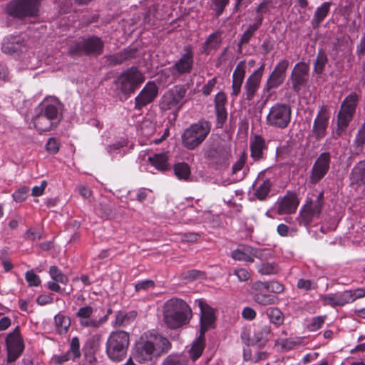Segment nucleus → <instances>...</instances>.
Segmentation results:
<instances>
[{"label":"nucleus","instance_id":"obj_49","mask_svg":"<svg viewBox=\"0 0 365 365\" xmlns=\"http://www.w3.org/2000/svg\"><path fill=\"white\" fill-rule=\"evenodd\" d=\"M327 63V56L326 53L322 50L319 51L314 63V72L317 74H322Z\"/></svg>","mask_w":365,"mask_h":365},{"label":"nucleus","instance_id":"obj_37","mask_svg":"<svg viewBox=\"0 0 365 365\" xmlns=\"http://www.w3.org/2000/svg\"><path fill=\"white\" fill-rule=\"evenodd\" d=\"M354 114L351 113L344 112L339 110L337 117V129L336 134L337 136H340L341 133L346 129L349 123L352 120Z\"/></svg>","mask_w":365,"mask_h":365},{"label":"nucleus","instance_id":"obj_7","mask_svg":"<svg viewBox=\"0 0 365 365\" xmlns=\"http://www.w3.org/2000/svg\"><path fill=\"white\" fill-rule=\"evenodd\" d=\"M187 94L185 86L177 85L167 91L161 98L160 108L163 110L178 112L183 106Z\"/></svg>","mask_w":365,"mask_h":365},{"label":"nucleus","instance_id":"obj_29","mask_svg":"<svg viewBox=\"0 0 365 365\" xmlns=\"http://www.w3.org/2000/svg\"><path fill=\"white\" fill-rule=\"evenodd\" d=\"M349 178L351 184L365 185V160L359 161L353 167Z\"/></svg>","mask_w":365,"mask_h":365},{"label":"nucleus","instance_id":"obj_60","mask_svg":"<svg viewBox=\"0 0 365 365\" xmlns=\"http://www.w3.org/2000/svg\"><path fill=\"white\" fill-rule=\"evenodd\" d=\"M233 274L237 276L240 282L247 281L250 277V273L245 268L235 269Z\"/></svg>","mask_w":365,"mask_h":365},{"label":"nucleus","instance_id":"obj_58","mask_svg":"<svg viewBox=\"0 0 365 365\" xmlns=\"http://www.w3.org/2000/svg\"><path fill=\"white\" fill-rule=\"evenodd\" d=\"M302 342V338L287 339L282 342V346L286 349H292Z\"/></svg>","mask_w":365,"mask_h":365},{"label":"nucleus","instance_id":"obj_23","mask_svg":"<svg viewBox=\"0 0 365 365\" xmlns=\"http://www.w3.org/2000/svg\"><path fill=\"white\" fill-rule=\"evenodd\" d=\"M198 304L201 313L200 333L205 334L215 322V310L202 300H200Z\"/></svg>","mask_w":365,"mask_h":365},{"label":"nucleus","instance_id":"obj_12","mask_svg":"<svg viewBox=\"0 0 365 365\" xmlns=\"http://www.w3.org/2000/svg\"><path fill=\"white\" fill-rule=\"evenodd\" d=\"M184 53L175 62L172 67L173 74L175 76L189 74L192 72L194 65V53L190 46L183 48Z\"/></svg>","mask_w":365,"mask_h":365},{"label":"nucleus","instance_id":"obj_63","mask_svg":"<svg viewBox=\"0 0 365 365\" xmlns=\"http://www.w3.org/2000/svg\"><path fill=\"white\" fill-rule=\"evenodd\" d=\"M27 192H28L27 187L20 188L19 190H18L13 194V197H14V200L16 202L24 201L27 197Z\"/></svg>","mask_w":365,"mask_h":365},{"label":"nucleus","instance_id":"obj_14","mask_svg":"<svg viewBox=\"0 0 365 365\" xmlns=\"http://www.w3.org/2000/svg\"><path fill=\"white\" fill-rule=\"evenodd\" d=\"M8 361H15L19 357L24 349V344L20 334L19 327H16L14 331L9 333L6 339Z\"/></svg>","mask_w":365,"mask_h":365},{"label":"nucleus","instance_id":"obj_38","mask_svg":"<svg viewBox=\"0 0 365 365\" xmlns=\"http://www.w3.org/2000/svg\"><path fill=\"white\" fill-rule=\"evenodd\" d=\"M205 345V334L200 333L199 337L193 341L190 349V356L192 361H195L202 355Z\"/></svg>","mask_w":365,"mask_h":365},{"label":"nucleus","instance_id":"obj_20","mask_svg":"<svg viewBox=\"0 0 365 365\" xmlns=\"http://www.w3.org/2000/svg\"><path fill=\"white\" fill-rule=\"evenodd\" d=\"M309 71V66L304 62H299L295 65L291 75L292 88L295 92H299L307 83Z\"/></svg>","mask_w":365,"mask_h":365},{"label":"nucleus","instance_id":"obj_36","mask_svg":"<svg viewBox=\"0 0 365 365\" xmlns=\"http://www.w3.org/2000/svg\"><path fill=\"white\" fill-rule=\"evenodd\" d=\"M365 145V118L359 126L353 140V147L356 154L361 153Z\"/></svg>","mask_w":365,"mask_h":365},{"label":"nucleus","instance_id":"obj_56","mask_svg":"<svg viewBox=\"0 0 365 365\" xmlns=\"http://www.w3.org/2000/svg\"><path fill=\"white\" fill-rule=\"evenodd\" d=\"M212 9L216 12L217 16H220L223 12L225 6L228 4L230 0H211Z\"/></svg>","mask_w":365,"mask_h":365},{"label":"nucleus","instance_id":"obj_57","mask_svg":"<svg viewBox=\"0 0 365 365\" xmlns=\"http://www.w3.org/2000/svg\"><path fill=\"white\" fill-rule=\"evenodd\" d=\"M217 82V80L216 77L210 79L202 88V94L206 96H209L216 86Z\"/></svg>","mask_w":365,"mask_h":365},{"label":"nucleus","instance_id":"obj_1","mask_svg":"<svg viewBox=\"0 0 365 365\" xmlns=\"http://www.w3.org/2000/svg\"><path fill=\"white\" fill-rule=\"evenodd\" d=\"M170 347L168 339L160 334H144L135 344L133 358L140 364L153 363Z\"/></svg>","mask_w":365,"mask_h":365},{"label":"nucleus","instance_id":"obj_18","mask_svg":"<svg viewBox=\"0 0 365 365\" xmlns=\"http://www.w3.org/2000/svg\"><path fill=\"white\" fill-rule=\"evenodd\" d=\"M330 118L329 110L327 106H322L314 120L312 132L317 139H322L326 135Z\"/></svg>","mask_w":365,"mask_h":365},{"label":"nucleus","instance_id":"obj_22","mask_svg":"<svg viewBox=\"0 0 365 365\" xmlns=\"http://www.w3.org/2000/svg\"><path fill=\"white\" fill-rule=\"evenodd\" d=\"M263 66H261L259 69L253 72L246 80L244 89V97L245 99L250 101L253 100L254 96L259 89L262 72Z\"/></svg>","mask_w":365,"mask_h":365},{"label":"nucleus","instance_id":"obj_4","mask_svg":"<svg viewBox=\"0 0 365 365\" xmlns=\"http://www.w3.org/2000/svg\"><path fill=\"white\" fill-rule=\"evenodd\" d=\"M130 344V334L123 330L112 331L106 343V351L113 361H121L127 356Z\"/></svg>","mask_w":365,"mask_h":365},{"label":"nucleus","instance_id":"obj_5","mask_svg":"<svg viewBox=\"0 0 365 365\" xmlns=\"http://www.w3.org/2000/svg\"><path fill=\"white\" fill-rule=\"evenodd\" d=\"M210 130L211 125L207 120H200L192 124L182 135L183 145L189 150H194L205 140Z\"/></svg>","mask_w":365,"mask_h":365},{"label":"nucleus","instance_id":"obj_39","mask_svg":"<svg viewBox=\"0 0 365 365\" xmlns=\"http://www.w3.org/2000/svg\"><path fill=\"white\" fill-rule=\"evenodd\" d=\"M331 2H324L317 8L312 19L313 26H318L327 17L329 12Z\"/></svg>","mask_w":365,"mask_h":365},{"label":"nucleus","instance_id":"obj_46","mask_svg":"<svg viewBox=\"0 0 365 365\" xmlns=\"http://www.w3.org/2000/svg\"><path fill=\"white\" fill-rule=\"evenodd\" d=\"M344 292L346 304L351 303L358 299L365 297V289L364 288L345 290Z\"/></svg>","mask_w":365,"mask_h":365},{"label":"nucleus","instance_id":"obj_10","mask_svg":"<svg viewBox=\"0 0 365 365\" xmlns=\"http://www.w3.org/2000/svg\"><path fill=\"white\" fill-rule=\"evenodd\" d=\"M145 81L143 73L135 67H132L121 73L117 79L119 89L125 94L133 93Z\"/></svg>","mask_w":365,"mask_h":365},{"label":"nucleus","instance_id":"obj_3","mask_svg":"<svg viewBox=\"0 0 365 365\" xmlns=\"http://www.w3.org/2000/svg\"><path fill=\"white\" fill-rule=\"evenodd\" d=\"M163 322L172 329L187 324L192 317L190 307L182 299L171 298L163 307Z\"/></svg>","mask_w":365,"mask_h":365},{"label":"nucleus","instance_id":"obj_21","mask_svg":"<svg viewBox=\"0 0 365 365\" xmlns=\"http://www.w3.org/2000/svg\"><path fill=\"white\" fill-rule=\"evenodd\" d=\"M158 88L155 83L148 82L140 93L136 96L135 108L140 109L142 107L151 103L157 96Z\"/></svg>","mask_w":365,"mask_h":365},{"label":"nucleus","instance_id":"obj_43","mask_svg":"<svg viewBox=\"0 0 365 365\" xmlns=\"http://www.w3.org/2000/svg\"><path fill=\"white\" fill-rule=\"evenodd\" d=\"M269 322L276 326H280L284 322V314L277 307H269L266 310Z\"/></svg>","mask_w":365,"mask_h":365},{"label":"nucleus","instance_id":"obj_6","mask_svg":"<svg viewBox=\"0 0 365 365\" xmlns=\"http://www.w3.org/2000/svg\"><path fill=\"white\" fill-rule=\"evenodd\" d=\"M41 0H12L5 8L8 15L22 19L26 17H35L38 15Z\"/></svg>","mask_w":365,"mask_h":365},{"label":"nucleus","instance_id":"obj_59","mask_svg":"<svg viewBox=\"0 0 365 365\" xmlns=\"http://www.w3.org/2000/svg\"><path fill=\"white\" fill-rule=\"evenodd\" d=\"M126 145L127 141L125 140H121L120 142L108 146L107 150L110 155H114L116 153H120V148L125 147Z\"/></svg>","mask_w":365,"mask_h":365},{"label":"nucleus","instance_id":"obj_40","mask_svg":"<svg viewBox=\"0 0 365 365\" xmlns=\"http://www.w3.org/2000/svg\"><path fill=\"white\" fill-rule=\"evenodd\" d=\"M359 96L355 93L347 96L341 106V110L354 114Z\"/></svg>","mask_w":365,"mask_h":365},{"label":"nucleus","instance_id":"obj_52","mask_svg":"<svg viewBox=\"0 0 365 365\" xmlns=\"http://www.w3.org/2000/svg\"><path fill=\"white\" fill-rule=\"evenodd\" d=\"M297 287L303 291H310L317 289V283L308 279H299L297 283Z\"/></svg>","mask_w":365,"mask_h":365},{"label":"nucleus","instance_id":"obj_27","mask_svg":"<svg viewBox=\"0 0 365 365\" xmlns=\"http://www.w3.org/2000/svg\"><path fill=\"white\" fill-rule=\"evenodd\" d=\"M24 48V41L19 36H8L4 39L2 51L7 54H12L22 51Z\"/></svg>","mask_w":365,"mask_h":365},{"label":"nucleus","instance_id":"obj_62","mask_svg":"<svg viewBox=\"0 0 365 365\" xmlns=\"http://www.w3.org/2000/svg\"><path fill=\"white\" fill-rule=\"evenodd\" d=\"M127 317L124 312H118L115 315V319L113 322V327H120L127 323Z\"/></svg>","mask_w":365,"mask_h":365},{"label":"nucleus","instance_id":"obj_33","mask_svg":"<svg viewBox=\"0 0 365 365\" xmlns=\"http://www.w3.org/2000/svg\"><path fill=\"white\" fill-rule=\"evenodd\" d=\"M271 334V327L269 325L258 327L254 332L252 341L259 346L265 344Z\"/></svg>","mask_w":365,"mask_h":365},{"label":"nucleus","instance_id":"obj_54","mask_svg":"<svg viewBox=\"0 0 365 365\" xmlns=\"http://www.w3.org/2000/svg\"><path fill=\"white\" fill-rule=\"evenodd\" d=\"M131 55L126 51L110 56L109 57V61L113 65L120 64L125 60L130 58Z\"/></svg>","mask_w":365,"mask_h":365},{"label":"nucleus","instance_id":"obj_48","mask_svg":"<svg viewBox=\"0 0 365 365\" xmlns=\"http://www.w3.org/2000/svg\"><path fill=\"white\" fill-rule=\"evenodd\" d=\"M254 300L259 304L266 306L274 304L276 297L274 295L268 294L264 292H259L255 294Z\"/></svg>","mask_w":365,"mask_h":365},{"label":"nucleus","instance_id":"obj_53","mask_svg":"<svg viewBox=\"0 0 365 365\" xmlns=\"http://www.w3.org/2000/svg\"><path fill=\"white\" fill-rule=\"evenodd\" d=\"M73 358H77L81 356L80 342L77 336L73 337L70 342V349L68 351Z\"/></svg>","mask_w":365,"mask_h":365},{"label":"nucleus","instance_id":"obj_41","mask_svg":"<svg viewBox=\"0 0 365 365\" xmlns=\"http://www.w3.org/2000/svg\"><path fill=\"white\" fill-rule=\"evenodd\" d=\"M188 359L179 354H171L167 356L161 362L160 365H189Z\"/></svg>","mask_w":365,"mask_h":365},{"label":"nucleus","instance_id":"obj_47","mask_svg":"<svg viewBox=\"0 0 365 365\" xmlns=\"http://www.w3.org/2000/svg\"><path fill=\"white\" fill-rule=\"evenodd\" d=\"M327 315L314 317L307 322V329L309 331H316L319 330L324 324L327 319Z\"/></svg>","mask_w":365,"mask_h":365},{"label":"nucleus","instance_id":"obj_13","mask_svg":"<svg viewBox=\"0 0 365 365\" xmlns=\"http://www.w3.org/2000/svg\"><path fill=\"white\" fill-rule=\"evenodd\" d=\"M331 163V155L329 152L322 153L314 162L309 178V182L317 184L329 172Z\"/></svg>","mask_w":365,"mask_h":365},{"label":"nucleus","instance_id":"obj_35","mask_svg":"<svg viewBox=\"0 0 365 365\" xmlns=\"http://www.w3.org/2000/svg\"><path fill=\"white\" fill-rule=\"evenodd\" d=\"M221 43V33L216 31L211 34L205 41L202 48L203 52L209 53L211 50L217 49Z\"/></svg>","mask_w":365,"mask_h":365},{"label":"nucleus","instance_id":"obj_16","mask_svg":"<svg viewBox=\"0 0 365 365\" xmlns=\"http://www.w3.org/2000/svg\"><path fill=\"white\" fill-rule=\"evenodd\" d=\"M323 194L320 193L314 201L307 202L300 211V216L305 225L318 218L322 211Z\"/></svg>","mask_w":365,"mask_h":365},{"label":"nucleus","instance_id":"obj_9","mask_svg":"<svg viewBox=\"0 0 365 365\" xmlns=\"http://www.w3.org/2000/svg\"><path fill=\"white\" fill-rule=\"evenodd\" d=\"M292 110L289 106L284 103H275L270 108L266 117L268 125L284 129L290 123Z\"/></svg>","mask_w":365,"mask_h":365},{"label":"nucleus","instance_id":"obj_15","mask_svg":"<svg viewBox=\"0 0 365 365\" xmlns=\"http://www.w3.org/2000/svg\"><path fill=\"white\" fill-rule=\"evenodd\" d=\"M265 252L266 250H260L249 245H241L232 252L231 257L235 260L253 262L255 258L263 259Z\"/></svg>","mask_w":365,"mask_h":365},{"label":"nucleus","instance_id":"obj_24","mask_svg":"<svg viewBox=\"0 0 365 365\" xmlns=\"http://www.w3.org/2000/svg\"><path fill=\"white\" fill-rule=\"evenodd\" d=\"M227 100L225 93L222 91L218 92L214 98L215 110L217 118V125L222 128L227 120V113L225 108Z\"/></svg>","mask_w":365,"mask_h":365},{"label":"nucleus","instance_id":"obj_2","mask_svg":"<svg viewBox=\"0 0 365 365\" xmlns=\"http://www.w3.org/2000/svg\"><path fill=\"white\" fill-rule=\"evenodd\" d=\"M61 105L58 99H45L36 108L33 118L35 128L39 132H46L56 127L61 120Z\"/></svg>","mask_w":365,"mask_h":365},{"label":"nucleus","instance_id":"obj_31","mask_svg":"<svg viewBox=\"0 0 365 365\" xmlns=\"http://www.w3.org/2000/svg\"><path fill=\"white\" fill-rule=\"evenodd\" d=\"M266 148L265 142L260 135H255L250 140L251 156L255 160H259L262 158L263 151Z\"/></svg>","mask_w":365,"mask_h":365},{"label":"nucleus","instance_id":"obj_17","mask_svg":"<svg viewBox=\"0 0 365 365\" xmlns=\"http://www.w3.org/2000/svg\"><path fill=\"white\" fill-rule=\"evenodd\" d=\"M289 64L287 60L282 59L276 65L265 86V89L267 91L279 87L284 83Z\"/></svg>","mask_w":365,"mask_h":365},{"label":"nucleus","instance_id":"obj_11","mask_svg":"<svg viewBox=\"0 0 365 365\" xmlns=\"http://www.w3.org/2000/svg\"><path fill=\"white\" fill-rule=\"evenodd\" d=\"M93 312V308L89 305L79 308L76 315L81 327L97 329L108 321V315H104L99 319L94 318Z\"/></svg>","mask_w":365,"mask_h":365},{"label":"nucleus","instance_id":"obj_64","mask_svg":"<svg viewBox=\"0 0 365 365\" xmlns=\"http://www.w3.org/2000/svg\"><path fill=\"white\" fill-rule=\"evenodd\" d=\"M47 186V182L46 180H43L41 182L40 185L34 186L32 188L31 194L34 197H39L43 194V192Z\"/></svg>","mask_w":365,"mask_h":365},{"label":"nucleus","instance_id":"obj_28","mask_svg":"<svg viewBox=\"0 0 365 365\" xmlns=\"http://www.w3.org/2000/svg\"><path fill=\"white\" fill-rule=\"evenodd\" d=\"M272 185L273 182L270 179H263L259 176L253 185L255 186V195L256 197L259 200L266 199Z\"/></svg>","mask_w":365,"mask_h":365},{"label":"nucleus","instance_id":"obj_8","mask_svg":"<svg viewBox=\"0 0 365 365\" xmlns=\"http://www.w3.org/2000/svg\"><path fill=\"white\" fill-rule=\"evenodd\" d=\"M103 43L97 36L88 38H82L72 42L69 46L68 53L71 55H99L103 52Z\"/></svg>","mask_w":365,"mask_h":365},{"label":"nucleus","instance_id":"obj_45","mask_svg":"<svg viewBox=\"0 0 365 365\" xmlns=\"http://www.w3.org/2000/svg\"><path fill=\"white\" fill-rule=\"evenodd\" d=\"M194 212H196L197 215L190 218V221L202 222L210 219V212L209 211L195 210L193 206L187 207L186 209L185 213L187 215H191Z\"/></svg>","mask_w":365,"mask_h":365},{"label":"nucleus","instance_id":"obj_34","mask_svg":"<svg viewBox=\"0 0 365 365\" xmlns=\"http://www.w3.org/2000/svg\"><path fill=\"white\" fill-rule=\"evenodd\" d=\"M55 329L60 334H66L71 326V319L69 317L58 313L54 317Z\"/></svg>","mask_w":365,"mask_h":365},{"label":"nucleus","instance_id":"obj_50","mask_svg":"<svg viewBox=\"0 0 365 365\" xmlns=\"http://www.w3.org/2000/svg\"><path fill=\"white\" fill-rule=\"evenodd\" d=\"M257 271L262 275H270L277 274L279 271V268L275 263L266 262L260 264Z\"/></svg>","mask_w":365,"mask_h":365},{"label":"nucleus","instance_id":"obj_44","mask_svg":"<svg viewBox=\"0 0 365 365\" xmlns=\"http://www.w3.org/2000/svg\"><path fill=\"white\" fill-rule=\"evenodd\" d=\"M174 173L180 180H187L190 176V169L185 163H178L174 165Z\"/></svg>","mask_w":365,"mask_h":365},{"label":"nucleus","instance_id":"obj_61","mask_svg":"<svg viewBox=\"0 0 365 365\" xmlns=\"http://www.w3.org/2000/svg\"><path fill=\"white\" fill-rule=\"evenodd\" d=\"M267 288L268 292H272L277 294L282 292L284 289V286L276 281L267 282Z\"/></svg>","mask_w":365,"mask_h":365},{"label":"nucleus","instance_id":"obj_32","mask_svg":"<svg viewBox=\"0 0 365 365\" xmlns=\"http://www.w3.org/2000/svg\"><path fill=\"white\" fill-rule=\"evenodd\" d=\"M148 161L155 169L160 171L166 170L170 168L167 153H158L153 156H149Z\"/></svg>","mask_w":365,"mask_h":365},{"label":"nucleus","instance_id":"obj_26","mask_svg":"<svg viewBox=\"0 0 365 365\" xmlns=\"http://www.w3.org/2000/svg\"><path fill=\"white\" fill-rule=\"evenodd\" d=\"M204 155L209 160L218 163L226 158L227 151L219 143H207L204 148Z\"/></svg>","mask_w":365,"mask_h":365},{"label":"nucleus","instance_id":"obj_55","mask_svg":"<svg viewBox=\"0 0 365 365\" xmlns=\"http://www.w3.org/2000/svg\"><path fill=\"white\" fill-rule=\"evenodd\" d=\"M25 278L30 287H37L41 284L40 277L33 270L27 271Z\"/></svg>","mask_w":365,"mask_h":365},{"label":"nucleus","instance_id":"obj_25","mask_svg":"<svg viewBox=\"0 0 365 365\" xmlns=\"http://www.w3.org/2000/svg\"><path fill=\"white\" fill-rule=\"evenodd\" d=\"M246 65L245 61H240L237 65L232 79V91L230 96L235 100L241 91V87L245 76Z\"/></svg>","mask_w":365,"mask_h":365},{"label":"nucleus","instance_id":"obj_30","mask_svg":"<svg viewBox=\"0 0 365 365\" xmlns=\"http://www.w3.org/2000/svg\"><path fill=\"white\" fill-rule=\"evenodd\" d=\"M320 300L324 305L333 307H342L346 304L344 292L322 295Z\"/></svg>","mask_w":365,"mask_h":365},{"label":"nucleus","instance_id":"obj_51","mask_svg":"<svg viewBox=\"0 0 365 365\" xmlns=\"http://www.w3.org/2000/svg\"><path fill=\"white\" fill-rule=\"evenodd\" d=\"M49 274L51 279L56 282L66 284L68 282V277L56 266H51L50 267Z\"/></svg>","mask_w":365,"mask_h":365},{"label":"nucleus","instance_id":"obj_42","mask_svg":"<svg viewBox=\"0 0 365 365\" xmlns=\"http://www.w3.org/2000/svg\"><path fill=\"white\" fill-rule=\"evenodd\" d=\"M262 20L263 18L262 16H259L255 24H251L247 27V29L245 31V32L241 36L240 45L246 44L249 42L253 34L258 29L259 26L262 24Z\"/></svg>","mask_w":365,"mask_h":365},{"label":"nucleus","instance_id":"obj_19","mask_svg":"<svg viewBox=\"0 0 365 365\" xmlns=\"http://www.w3.org/2000/svg\"><path fill=\"white\" fill-rule=\"evenodd\" d=\"M299 205L296 193L287 192V194L279 198L276 202V210L279 215H288L295 212Z\"/></svg>","mask_w":365,"mask_h":365}]
</instances>
